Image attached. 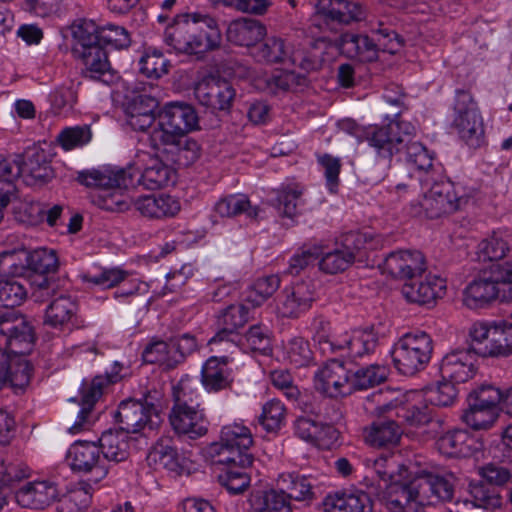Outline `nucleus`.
<instances>
[{"label": "nucleus", "mask_w": 512, "mask_h": 512, "mask_svg": "<svg viewBox=\"0 0 512 512\" xmlns=\"http://www.w3.org/2000/svg\"><path fill=\"white\" fill-rule=\"evenodd\" d=\"M451 479L422 471L408 483H393L388 488L387 507L392 512H419L424 506L449 501L454 492Z\"/></svg>", "instance_id": "obj_2"}, {"label": "nucleus", "mask_w": 512, "mask_h": 512, "mask_svg": "<svg viewBox=\"0 0 512 512\" xmlns=\"http://www.w3.org/2000/svg\"><path fill=\"white\" fill-rule=\"evenodd\" d=\"M314 300L312 285L299 281L283 289L279 296L278 311L282 317L298 318L311 308Z\"/></svg>", "instance_id": "obj_17"}, {"label": "nucleus", "mask_w": 512, "mask_h": 512, "mask_svg": "<svg viewBox=\"0 0 512 512\" xmlns=\"http://www.w3.org/2000/svg\"><path fill=\"white\" fill-rule=\"evenodd\" d=\"M90 31L77 27L73 29V55L82 61L86 77L110 84L115 79L114 71L104 47L97 43V38Z\"/></svg>", "instance_id": "obj_7"}, {"label": "nucleus", "mask_w": 512, "mask_h": 512, "mask_svg": "<svg viewBox=\"0 0 512 512\" xmlns=\"http://www.w3.org/2000/svg\"><path fill=\"white\" fill-rule=\"evenodd\" d=\"M411 137L406 138L402 151L405 152L407 165L419 171H428L433 165L432 156L426 147L420 142L412 141Z\"/></svg>", "instance_id": "obj_58"}, {"label": "nucleus", "mask_w": 512, "mask_h": 512, "mask_svg": "<svg viewBox=\"0 0 512 512\" xmlns=\"http://www.w3.org/2000/svg\"><path fill=\"white\" fill-rule=\"evenodd\" d=\"M210 454L214 458L215 464L237 465L250 467L253 463V455L249 449H239L237 447H220L218 444L210 446Z\"/></svg>", "instance_id": "obj_50"}, {"label": "nucleus", "mask_w": 512, "mask_h": 512, "mask_svg": "<svg viewBox=\"0 0 512 512\" xmlns=\"http://www.w3.org/2000/svg\"><path fill=\"white\" fill-rule=\"evenodd\" d=\"M499 285L500 281H496V264H493L489 272H484L465 288L463 294L465 306L478 309L496 300L500 292Z\"/></svg>", "instance_id": "obj_19"}, {"label": "nucleus", "mask_w": 512, "mask_h": 512, "mask_svg": "<svg viewBox=\"0 0 512 512\" xmlns=\"http://www.w3.org/2000/svg\"><path fill=\"white\" fill-rule=\"evenodd\" d=\"M129 437L120 430H107L102 433L98 440V447L103 459L119 463L129 457Z\"/></svg>", "instance_id": "obj_37"}, {"label": "nucleus", "mask_w": 512, "mask_h": 512, "mask_svg": "<svg viewBox=\"0 0 512 512\" xmlns=\"http://www.w3.org/2000/svg\"><path fill=\"white\" fill-rule=\"evenodd\" d=\"M173 169L162 160L153 159L151 163L140 171L134 165L126 168L105 167L78 173L77 180L87 187H98L105 191L109 189H122L136 183L148 190L160 189L167 185L173 176Z\"/></svg>", "instance_id": "obj_4"}, {"label": "nucleus", "mask_w": 512, "mask_h": 512, "mask_svg": "<svg viewBox=\"0 0 512 512\" xmlns=\"http://www.w3.org/2000/svg\"><path fill=\"white\" fill-rule=\"evenodd\" d=\"M453 125L460 138L470 147L478 148L484 142V125L476 102L465 90H457Z\"/></svg>", "instance_id": "obj_10"}, {"label": "nucleus", "mask_w": 512, "mask_h": 512, "mask_svg": "<svg viewBox=\"0 0 512 512\" xmlns=\"http://www.w3.org/2000/svg\"><path fill=\"white\" fill-rule=\"evenodd\" d=\"M78 29H91L93 36L97 38V43L102 47L110 45L116 49L128 48L131 39L128 31L121 26L108 24L103 27H97L94 23H83L77 26Z\"/></svg>", "instance_id": "obj_40"}, {"label": "nucleus", "mask_w": 512, "mask_h": 512, "mask_svg": "<svg viewBox=\"0 0 512 512\" xmlns=\"http://www.w3.org/2000/svg\"><path fill=\"white\" fill-rule=\"evenodd\" d=\"M249 308L243 304H232L221 311L217 324L219 330L238 332L249 321Z\"/></svg>", "instance_id": "obj_54"}, {"label": "nucleus", "mask_w": 512, "mask_h": 512, "mask_svg": "<svg viewBox=\"0 0 512 512\" xmlns=\"http://www.w3.org/2000/svg\"><path fill=\"white\" fill-rule=\"evenodd\" d=\"M316 8L327 25L350 24L363 15L361 6L348 0H319Z\"/></svg>", "instance_id": "obj_27"}, {"label": "nucleus", "mask_w": 512, "mask_h": 512, "mask_svg": "<svg viewBox=\"0 0 512 512\" xmlns=\"http://www.w3.org/2000/svg\"><path fill=\"white\" fill-rule=\"evenodd\" d=\"M403 431L394 420H377L363 429L365 442L377 448H390L398 444Z\"/></svg>", "instance_id": "obj_32"}, {"label": "nucleus", "mask_w": 512, "mask_h": 512, "mask_svg": "<svg viewBox=\"0 0 512 512\" xmlns=\"http://www.w3.org/2000/svg\"><path fill=\"white\" fill-rule=\"evenodd\" d=\"M67 460L73 471L92 473L90 480L97 483L108 474L107 467L100 453V448L96 442L77 441L71 445L68 450Z\"/></svg>", "instance_id": "obj_14"}, {"label": "nucleus", "mask_w": 512, "mask_h": 512, "mask_svg": "<svg viewBox=\"0 0 512 512\" xmlns=\"http://www.w3.org/2000/svg\"><path fill=\"white\" fill-rule=\"evenodd\" d=\"M55 484L40 481L27 483L15 493L16 502L23 508L44 509L58 498Z\"/></svg>", "instance_id": "obj_28"}, {"label": "nucleus", "mask_w": 512, "mask_h": 512, "mask_svg": "<svg viewBox=\"0 0 512 512\" xmlns=\"http://www.w3.org/2000/svg\"><path fill=\"white\" fill-rule=\"evenodd\" d=\"M415 131L409 122L391 121L385 126L368 127L358 137L374 149L377 157L391 160L404 150L406 138L413 136Z\"/></svg>", "instance_id": "obj_9"}, {"label": "nucleus", "mask_w": 512, "mask_h": 512, "mask_svg": "<svg viewBox=\"0 0 512 512\" xmlns=\"http://www.w3.org/2000/svg\"><path fill=\"white\" fill-rule=\"evenodd\" d=\"M250 502L255 512H292L290 498L279 487L254 493Z\"/></svg>", "instance_id": "obj_41"}, {"label": "nucleus", "mask_w": 512, "mask_h": 512, "mask_svg": "<svg viewBox=\"0 0 512 512\" xmlns=\"http://www.w3.org/2000/svg\"><path fill=\"white\" fill-rule=\"evenodd\" d=\"M277 487L287 493L290 500L311 504L316 498V479L298 473H281L276 480Z\"/></svg>", "instance_id": "obj_30"}, {"label": "nucleus", "mask_w": 512, "mask_h": 512, "mask_svg": "<svg viewBox=\"0 0 512 512\" xmlns=\"http://www.w3.org/2000/svg\"><path fill=\"white\" fill-rule=\"evenodd\" d=\"M242 351L258 352L268 355L272 351L271 331L264 325L251 326L245 334H241Z\"/></svg>", "instance_id": "obj_47"}, {"label": "nucleus", "mask_w": 512, "mask_h": 512, "mask_svg": "<svg viewBox=\"0 0 512 512\" xmlns=\"http://www.w3.org/2000/svg\"><path fill=\"white\" fill-rule=\"evenodd\" d=\"M254 56L258 61L266 63L296 62V58L291 56L290 46L286 44L285 40L278 37L266 38L263 43L256 47Z\"/></svg>", "instance_id": "obj_43"}, {"label": "nucleus", "mask_w": 512, "mask_h": 512, "mask_svg": "<svg viewBox=\"0 0 512 512\" xmlns=\"http://www.w3.org/2000/svg\"><path fill=\"white\" fill-rule=\"evenodd\" d=\"M475 194L476 190L472 187L442 178L431 185L420 206L427 218L436 219L463 209Z\"/></svg>", "instance_id": "obj_5"}, {"label": "nucleus", "mask_w": 512, "mask_h": 512, "mask_svg": "<svg viewBox=\"0 0 512 512\" xmlns=\"http://www.w3.org/2000/svg\"><path fill=\"white\" fill-rule=\"evenodd\" d=\"M463 422L473 430H486L491 428L498 418V410L468 403V408L462 415Z\"/></svg>", "instance_id": "obj_48"}, {"label": "nucleus", "mask_w": 512, "mask_h": 512, "mask_svg": "<svg viewBox=\"0 0 512 512\" xmlns=\"http://www.w3.org/2000/svg\"><path fill=\"white\" fill-rule=\"evenodd\" d=\"M432 353L431 336L424 331H414L405 333L394 343L391 357L400 374L413 376L427 367Z\"/></svg>", "instance_id": "obj_6"}, {"label": "nucleus", "mask_w": 512, "mask_h": 512, "mask_svg": "<svg viewBox=\"0 0 512 512\" xmlns=\"http://www.w3.org/2000/svg\"><path fill=\"white\" fill-rule=\"evenodd\" d=\"M215 444L220 447H237L239 449H250L253 439L249 428L241 424H229L222 428L220 440Z\"/></svg>", "instance_id": "obj_53"}, {"label": "nucleus", "mask_w": 512, "mask_h": 512, "mask_svg": "<svg viewBox=\"0 0 512 512\" xmlns=\"http://www.w3.org/2000/svg\"><path fill=\"white\" fill-rule=\"evenodd\" d=\"M379 267L383 274L407 282L421 277L426 270V263L420 251L397 250L390 252Z\"/></svg>", "instance_id": "obj_16"}, {"label": "nucleus", "mask_w": 512, "mask_h": 512, "mask_svg": "<svg viewBox=\"0 0 512 512\" xmlns=\"http://www.w3.org/2000/svg\"><path fill=\"white\" fill-rule=\"evenodd\" d=\"M172 408L169 420L174 431L179 435L187 436L190 439H197L204 436L208 431V422L199 409L189 406Z\"/></svg>", "instance_id": "obj_24"}, {"label": "nucleus", "mask_w": 512, "mask_h": 512, "mask_svg": "<svg viewBox=\"0 0 512 512\" xmlns=\"http://www.w3.org/2000/svg\"><path fill=\"white\" fill-rule=\"evenodd\" d=\"M116 421L120 424V431L138 433L142 430H153L157 423L145 410L141 401L129 399L122 401L115 414Z\"/></svg>", "instance_id": "obj_23"}, {"label": "nucleus", "mask_w": 512, "mask_h": 512, "mask_svg": "<svg viewBox=\"0 0 512 512\" xmlns=\"http://www.w3.org/2000/svg\"><path fill=\"white\" fill-rule=\"evenodd\" d=\"M158 126L150 136L151 144L167 162L180 167L194 163L200 155L198 143L187 136L198 128L195 108L184 102L167 103L157 114Z\"/></svg>", "instance_id": "obj_1"}, {"label": "nucleus", "mask_w": 512, "mask_h": 512, "mask_svg": "<svg viewBox=\"0 0 512 512\" xmlns=\"http://www.w3.org/2000/svg\"><path fill=\"white\" fill-rule=\"evenodd\" d=\"M469 335L472 350L481 357H506L512 354V323L475 322Z\"/></svg>", "instance_id": "obj_8"}, {"label": "nucleus", "mask_w": 512, "mask_h": 512, "mask_svg": "<svg viewBox=\"0 0 512 512\" xmlns=\"http://www.w3.org/2000/svg\"><path fill=\"white\" fill-rule=\"evenodd\" d=\"M0 334L6 337L9 352L25 357L33 346L34 331L27 319L16 310L0 314Z\"/></svg>", "instance_id": "obj_12"}, {"label": "nucleus", "mask_w": 512, "mask_h": 512, "mask_svg": "<svg viewBox=\"0 0 512 512\" xmlns=\"http://www.w3.org/2000/svg\"><path fill=\"white\" fill-rule=\"evenodd\" d=\"M303 190L298 185H287L281 188L277 194V209L288 218L296 216L299 207L302 206Z\"/></svg>", "instance_id": "obj_55"}, {"label": "nucleus", "mask_w": 512, "mask_h": 512, "mask_svg": "<svg viewBox=\"0 0 512 512\" xmlns=\"http://www.w3.org/2000/svg\"><path fill=\"white\" fill-rule=\"evenodd\" d=\"M476 353L469 349L454 350L447 353L440 363V374L443 380L464 383L471 379L475 372Z\"/></svg>", "instance_id": "obj_18"}, {"label": "nucleus", "mask_w": 512, "mask_h": 512, "mask_svg": "<svg viewBox=\"0 0 512 512\" xmlns=\"http://www.w3.org/2000/svg\"><path fill=\"white\" fill-rule=\"evenodd\" d=\"M322 258L319 261L320 269L328 274H336L345 271L354 261L352 254L342 250L338 245L332 251L323 253L320 249Z\"/></svg>", "instance_id": "obj_59"}, {"label": "nucleus", "mask_w": 512, "mask_h": 512, "mask_svg": "<svg viewBox=\"0 0 512 512\" xmlns=\"http://www.w3.org/2000/svg\"><path fill=\"white\" fill-rule=\"evenodd\" d=\"M158 100L147 94H138L131 98L126 105L128 125L135 131H145L156 119Z\"/></svg>", "instance_id": "obj_26"}, {"label": "nucleus", "mask_w": 512, "mask_h": 512, "mask_svg": "<svg viewBox=\"0 0 512 512\" xmlns=\"http://www.w3.org/2000/svg\"><path fill=\"white\" fill-rule=\"evenodd\" d=\"M133 205L142 216L151 219L174 217L181 209L180 201L168 194L142 196Z\"/></svg>", "instance_id": "obj_29"}, {"label": "nucleus", "mask_w": 512, "mask_h": 512, "mask_svg": "<svg viewBox=\"0 0 512 512\" xmlns=\"http://www.w3.org/2000/svg\"><path fill=\"white\" fill-rule=\"evenodd\" d=\"M164 42L177 53L198 56L220 46L221 32L216 20L208 14H179L165 29Z\"/></svg>", "instance_id": "obj_3"}, {"label": "nucleus", "mask_w": 512, "mask_h": 512, "mask_svg": "<svg viewBox=\"0 0 512 512\" xmlns=\"http://www.w3.org/2000/svg\"><path fill=\"white\" fill-rule=\"evenodd\" d=\"M509 250V244L500 232H493L478 244V254L483 260H500L507 255Z\"/></svg>", "instance_id": "obj_57"}, {"label": "nucleus", "mask_w": 512, "mask_h": 512, "mask_svg": "<svg viewBox=\"0 0 512 512\" xmlns=\"http://www.w3.org/2000/svg\"><path fill=\"white\" fill-rule=\"evenodd\" d=\"M77 311L78 304L75 299L69 295L60 294L47 306L44 323L55 329L74 325Z\"/></svg>", "instance_id": "obj_34"}, {"label": "nucleus", "mask_w": 512, "mask_h": 512, "mask_svg": "<svg viewBox=\"0 0 512 512\" xmlns=\"http://www.w3.org/2000/svg\"><path fill=\"white\" fill-rule=\"evenodd\" d=\"M280 282V277L275 274L259 277L248 291L246 301L253 307L262 305L278 290Z\"/></svg>", "instance_id": "obj_52"}, {"label": "nucleus", "mask_w": 512, "mask_h": 512, "mask_svg": "<svg viewBox=\"0 0 512 512\" xmlns=\"http://www.w3.org/2000/svg\"><path fill=\"white\" fill-rule=\"evenodd\" d=\"M19 156L21 175L28 185L43 184L53 178V169L42 149L31 148Z\"/></svg>", "instance_id": "obj_25"}, {"label": "nucleus", "mask_w": 512, "mask_h": 512, "mask_svg": "<svg viewBox=\"0 0 512 512\" xmlns=\"http://www.w3.org/2000/svg\"><path fill=\"white\" fill-rule=\"evenodd\" d=\"M446 280L438 275L427 274L405 282L402 287L403 296L409 301L418 304H428L441 298L445 294Z\"/></svg>", "instance_id": "obj_21"}, {"label": "nucleus", "mask_w": 512, "mask_h": 512, "mask_svg": "<svg viewBox=\"0 0 512 512\" xmlns=\"http://www.w3.org/2000/svg\"><path fill=\"white\" fill-rule=\"evenodd\" d=\"M286 358L295 367H303L312 360V351L307 340L302 337L291 338L285 345Z\"/></svg>", "instance_id": "obj_64"}, {"label": "nucleus", "mask_w": 512, "mask_h": 512, "mask_svg": "<svg viewBox=\"0 0 512 512\" xmlns=\"http://www.w3.org/2000/svg\"><path fill=\"white\" fill-rule=\"evenodd\" d=\"M294 428L299 438L316 446H323L326 440L336 438V430L333 426L307 417H299L295 421Z\"/></svg>", "instance_id": "obj_39"}, {"label": "nucleus", "mask_w": 512, "mask_h": 512, "mask_svg": "<svg viewBox=\"0 0 512 512\" xmlns=\"http://www.w3.org/2000/svg\"><path fill=\"white\" fill-rule=\"evenodd\" d=\"M314 387L330 398L347 396L352 393L351 371L344 362L331 359L315 373Z\"/></svg>", "instance_id": "obj_13"}, {"label": "nucleus", "mask_w": 512, "mask_h": 512, "mask_svg": "<svg viewBox=\"0 0 512 512\" xmlns=\"http://www.w3.org/2000/svg\"><path fill=\"white\" fill-rule=\"evenodd\" d=\"M123 364L115 361L105 375H97L90 382L84 381L81 386L82 407L78 413L74 424L69 428V432L77 434L89 428L93 421L92 409L101 397L103 388L107 384H113L122 379L121 371Z\"/></svg>", "instance_id": "obj_11"}, {"label": "nucleus", "mask_w": 512, "mask_h": 512, "mask_svg": "<svg viewBox=\"0 0 512 512\" xmlns=\"http://www.w3.org/2000/svg\"><path fill=\"white\" fill-rule=\"evenodd\" d=\"M285 407L280 400L268 401L259 416V422L268 432L278 431L284 423Z\"/></svg>", "instance_id": "obj_61"}, {"label": "nucleus", "mask_w": 512, "mask_h": 512, "mask_svg": "<svg viewBox=\"0 0 512 512\" xmlns=\"http://www.w3.org/2000/svg\"><path fill=\"white\" fill-rule=\"evenodd\" d=\"M371 33L376 41L377 53L381 50L390 54L397 53L403 45L401 37L392 29L379 23L378 28H372Z\"/></svg>", "instance_id": "obj_62"}, {"label": "nucleus", "mask_w": 512, "mask_h": 512, "mask_svg": "<svg viewBox=\"0 0 512 512\" xmlns=\"http://www.w3.org/2000/svg\"><path fill=\"white\" fill-rule=\"evenodd\" d=\"M25 285L16 278L0 279V308L15 310L27 298Z\"/></svg>", "instance_id": "obj_49"}, {"label": "nucleus", "mask_w": 512, "mask_h": 512, "mask_svg": "<svg viewBox=\"0 0 512 512\" xmlns=\"http://www.w3.org/2000/svg\"><path fill=\"white\" fill-rule=\"evenodd\" d=\"M322 505L324 512H371L373 509L370 495L359 489L329 493Z\"/></svg>", "instance_id": "obj_22"}, {"label": "nucleus", "mask_w": 512, "mask_h": 512, "mask_svg": "<svg viewBox=\"0 0 512 512\" xmlns=\"http://www.w3.org/2000/svg\"><path fill=\"white\" fill-rule=\"evenodd\" d=\"M472 442L473 439L466 430L454 429L439 437L436 444L444 455L466 457L471 453Z\"/></svg>", "instance_id": "obj_42"}, {"label": "nucleus", "mask_w": 512, "mask_h": 512, "mask_svg": "<svg viewBox=\"0 0 512 512\" xmlns=\"http://www.w3.org/2000/svg\"><path fill=\"white\" fill-rule=\"evenodd\" d=\"M27 269L40 275L55 273L59 262L55 250L38 248L24 254Z\"/></svg>", "instance_id": "obj_46"}, {"label": "nucleus", "mask_w": 512, "mask_h": 512, "mask_svg": "<svg viewBox=\"0 0 512 512\" xmlns=\"http://www.w3.org/2000/svg\"><path fill=\"white\" fill-rule=\"evenodd\" d=\"M339 48L348 58L360 62H372L378 58L373 36L347 32L341 35Z\"/></svg>", "instance_id": "obj_31"}, {"label": "nucleus", "mask_w": 512, "mask_h": 512, "mask_svg": "<svg viewBox=\"0 0 512 512\" xmlns=\"http://www.w3.org/2000/svg\"><path fill=\"white\" fill-rule=\"evenodd\" d=\"M214 211L220 217H235L239 214L245 213L249 218H257L259 209L252 207L247 196L243 194H233L219 199L215 206Z\"/></svg>", "instance_id": "obj_44"}, {"label": "nucleus", "mask_w": 512, "mask_h": 512, "mask_svg": "<svg viewBox=\"0 0 512 512\" xmlns=\"http://www.w3.org/2000/svg\"><path fill=\"white\" fill-rule=\"evenodd\" d=\"M378 343V332L373 326L354 329L349 336L342 339L344 349L348 350L352 358H361L374 353Z\"/></svg>", "instance_id": "obj_38"}, {"label": "nucleus", "mask_w": 512, "mask_h": 512, "mask_svg": "<svg viewBox=\"0 0 512 512\" xmlns=\"http://www.w3.org/2000/svg\"><path fill=\"white\" fill-rule=\"evenodd\" d=\"M169 65L160 50L148 48L139 60V71L147 78L159 79L168 73Z\"/></svg>", "instance_id": "obj_51"}, {"label": "nucleus", "mask_w": 512, "mask_h": 512, "mask_svg": "<svg viewBox=\"0 0 512 512\" xmlns=\"http://www.w3.org/2000/svg\"><path fill=\"white\" fill-rule=\"evenodd\" d=\"M229 357H210L202 368V382L209 391L217 392L230 387L233 382L231 370L227 368Z\"/></svg>", "instance_id": "obj_35"}, {"label": "nucleus", "mask_w": 512, "mask_h": 512, "mask_svg": "<svg viewBox=\"0 0 512 512\" xmlns=\"http://www.w3.org/2000/svg\"><path fill=\"white\" fill-rule=\"evenodd\" d=\"M388 373V368L379 364H371L351 372L352 392L367 390L384 383L387 380Z\"/></svg>", "instance_id": "obj_45"}, {"label": "nucleus", "mask_w": 512, "mask_h": 512, "mask_svg": "<svg viewBox=\"0 0 512 512\" xmlns=\"http://www.w3.org/2000/svg\"><path fill=\"white\" fill-rule=\"evenodd\" d=\"M266 34L265 26L256 19L239 18L233 20L227 28L226 35L229 42L238 46H252L260 41Z\"/></svg>", "instance_id": "obj_33"}, {"label": "nucleus", "mask_w": 512, "mask_h": 512, "mask_svg": "<svg viewBox=\"0 0 512 512\" xmlns=\"http://www.w3.org/2000/svg\"><path fill=\"white\" fill-rule=\"evenodd\" d=\"M194 94L199 104L212 113L218 111L229 113L236 91L228 81L210 77L203 79L196 85Z\"/></svg>", "instance_id": "obj_15"}, {"label": "nucleus", "mask_w": 512, "mask_h": 512, "mask_svg": "<svg viewBox=\"0 0 512 512\" xmlns=\"http://www.w3.org/2000/svg\"><path fill=\"white\" fill-rule=\"evenodd\" d=\"M148 460L175 475H182L187 471L185 458L178 453L170 439L159 440L149 453Z\"/></svg>", "instance_id": "obj_36"}, {"label": "nucleus", "mask_w": 512, "mask_h": 512, "mask_svg": "<svg viewBox=\"0 0 512 512\" xmlns=\"http://www.w3.org/2000/svg\"><path fill=\"white\" fill-rule=\"evenodd\" d=\"M145 363L159 364L165 369H174L177 365H172L174 359L171 343L162 340L153 341L146 346L142 353Z\"/></svg>", "instance_id": "obj_56"}, {"label": "nucleus", "mask_w": 512, "mask_h": 512, "mask_svg": "<svg viewBox=\"0 0 512 512\" xmlns=\"http://www.w3.org/2000/svg\"><path fill=\"white\" fill-rule=\"evenodd\" d=\"M91 138L90 126L82 125L63 129L57 139L62 148L68 151L87 144Z\"/></svg>", "instance_id": "obj_63"}, {"label": "nucleus", "mask_w": 512, "mask_h": 512, "mask_svg": "<svg viewBox=\"0 0 512 512\" xmlns=\"http://www.w3.org/2000/svg\"><path fill=\"white\" fill-rule=\"evenodd\" d=\"M32 367L25 357L0 350V389H24L30 382Z\"/></svg>", "instance_id": "obj_20"}, {"label": "nucleus", "mask_w": 512, "mask_h": 512, "mask_svg": "<svg viewBox=\"0 0 512 512\" xmlns=\"http://www.w3.org/2000/svg\"><path fill=\"white\" fill-rule=\"evenodd\" d=\"M299 405L305 413L315 415L320 419L319 421L323 422L324 420V424L333 426L334 423H337L342 419V413L339 406L327 400L314 403H308L301 400Z\"/></svg>", "instance_id": "obj_60"}]
</instances>
